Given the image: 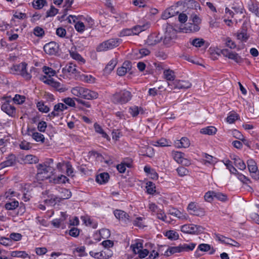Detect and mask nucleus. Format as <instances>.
Listing matches in <instances>:
<instances>
[{"mask_svg":"<svg viewBox=\"0 0 259 259\" xmlns=\"http://www.w3.org/2000/svg\"><path fill=\"white\" fill-rule=\"evenodd\" d=\"M71 92L75 96L87 100L96 99L99 96L97 92L81 87L72 88Z\"/></svg>","mask_w":259,"mask_h":259,"instance_id":"1","label":"nucleus"},{"mask_svg":"<svg viewBox=\"0 0 259 259\" xmlns=\"http://www.w3.org/2000/svg\"><path fill=\"white\" fill-rule=\"evenodd\" d=\"M37 178L39 180L51 179L55 174V169L53 166H48L42 163H39L36 166Z\"/></svg>","mask_w":259,"mask_h":259,"instance_id":"2","label":"nucleus"},{"mask_svg":"<svg viewBox=\"0 0 259 259\" xmlns=\"http://www.w3.org/2000/svg\"><path fill=\"white\" fill-rule=\"evenodd\" d=\"M132 98L131 92L123 90L115 92L111 97L112 102L116 104H124L130 101Z\"/></svg>","mask_w":259,"mask_h":259,"instance_id":"3","label":"nucleus"},{"mask_svg":"<svg viewBox=\"0 0 259 259\" xmlns=\"http://www.w3.org/2000/svg\"><path fill=\"white\" fill-rule=\"evenodd\" d=\"M165 29L162 40L164 45L169 47L172 45L177 38L178 31L170 24L166 26Z\"/></svg>","mask_w":259,"mask_h":259,"instance_id":"4","label":"nucleus"},{"mask_svg":"<svg viewBox=\"0 0 259 259\" xmlns=\"http://www.w3.org/2000/svg\"><path fill=\"white\" fill-rule=\"evenodd\" d=\"M27 66L25 62L14 65L11 68V72L14 74L21 75L25 79L29 80L31 78V75L27 70Z\"/></svg>","mask_w":259,"mask_h":259,"instance_id":"5","label":"nucleus"},{"mask_svg":"<svg viewBox=\"0 0 259 259\" xmlns=\"http://www.w3.org/2000/svg\"><path fill=\"white\" fill-rule=\"evenodd\" d=\"M120 40L117 38H112L100 44L96 49L97 52L106 51L119 46Z\"/></svg>","mask_w":259,"mask_h":259,"instance_id":"6","label":"nucleus"},{"mask_svg":"<svg viewBox=\"0 0 259 259\" xmlns=\"http://www.w3.org/2000/svg\"><path fill=\"white\" fill-rule=\"evenodd\" d=\"M167 83L170 90L176 89H188L191 86V83L186 80H175L174 81L169 82Z\"/></svg>","mask_w":259,"mask_h":259,"instance_id":"7","label":"nucleus"},{"mask_svg":"<svg viewBox=\"0 0 259 259\" xmlns=\"http://www.w3.org/2000/svg\"><path fill=\"white\" fill-rule=\"evenodd\" d=\"M247 164L251 177L255 180H258L259 179V170L255 161L252 159H248L247 161Z\"/></svg>","mask_w":259,"mask_h":259,"instance_id":"8","label":"nucleus"},{"mask_svg":"<svg viewBox=\"0 0 259 259\" xmlns=\"http://www.w3.org/2000/svg\"><path fill=\"white\" fill-rule=\"evenodd\" d=\"M187 209L188 210L190 211V214L202 217L205 214L204 209L199 207V206L194 202H191L189 204Z\"/></svg>","mask_w":259,"mask_h":259,"instance_id":"9","label":"nucleus"},{"mask_svg":"<svg viewBox=\"0 0 259 259\" xmlns=\"http://www.w3.org/2000/svg\"><path fill=\"white\" fill-rule=\"evenodd\" d=\"M89 253L91 256L96 259H108L112 255L111 251L108 248H105L100 252L91 251Z\"/></svg>","mask_w":259,"mask_h":259,"instance_id":"10","label":"nucleus"},{"mask_svg":"<svg viewBox=\"0 0 259 259\" xmlns=\"http://www.w3.org/2000/svg\"><path fill=\"white\" fill-rule=\"evenodd\" d=\"M221 52L224 57L233 60L237 63L242 62V58L236 52L231 51L227 49L222 50Z\"/></svg>","mask_w":259,"mask_h":259,"instance_id":"11","label":"nucleus"},{"mask_svg":"<svg viewBox=\"0 0 259 259\" xmlns=\"http://www.w3.org/2000/svg\"><path fill=\"white\" fill-rule=\"evenodd\" d=\"M203 228L193 224L184 225L181 227V231L188 234H193L201 231Z\"/></svg>","mask_w":259,"mask_h":259,"instance_id":"12","label":"nucleus"},{"mask_svg":"<svg viewBox=\"0 0 259 259\" xmlns=\"http://www.w3.org/2000/svg\"><path fill=\"white\" fill-rule=\"evenodd\" d=\"M114 214L117 219L125 224H128L131 222L130 215L123 210L116 209L114 211Z\"/></svg>","mask_w":259,"mask_h":259,"instance_id":"13","label":"nucleus"},{"mask_svg":"<svg viewBox=\"0 0 259 259\" xmlns=\"http://www.w3.org/2000/svg\"><path fill=\"white\" fill-rule=\"evenodd\" d=\"M162 36L159 34L152 33L148 37L146 44L148 46H155L162 41Z\"/></svg>","mask_w":259,"mask_h":259,"instance_id":"14","label":"nucleus"},{"mask_svg":"<svg viewBox=\"0 0 259 259\" xmlns=\"http://www.w3.org/2000/svg\"><path fill=\"white\" fill-rule=\"evenodd\" d=\"M58 48L57 45L54 42H50L44 47L46 53L50 55H55L58 52Z\"/></svg>","mask_w":259,"mask_h":259,"instance_id":"15","label":"nucleus"},{"mask_svg":"<svg viewBox=\"0 0 259 259\" xmlns=\"http://www.w3.org/2000/svg\"><path fill=\"white\" fill-rule=\"evenodd\" d=\"M1 109L9 116H12L15 113L16 109L15 107L11 105L8 102L4 103L1 106Z\"/></svg>","mask_w":259,"mask_h":259,"instance_id":"16","label":"nucleus"},{"mask_svg":"<svg viewBox=\"0 0 259 259\" xmlns=\"http://www.w3.org/2000/svg\"><path fill=\"white\" fill-rule=\"evenodd\" d=\"M200 27L197 24L189 23L186 24V26L184 28L181 29L180 31L185 33L195 32L198 31Z\"/></svg>","mask_w":259,"mask_h":259,"instance_id":"17","label":"nucleus"},{"mask_svg":"<svg viewBox=\"0 0 259 259\" xmlns=\"http://www.w3.org/2000/svg\"><path fill=\"white\" fill-rule=\"evenodd\" d=\"M184 154L181 152L175 151L172 153L173 158L178 163L186 165L189 164L190 162L184 158Z\"/></svg>","mask_w":259,"mask_h":259,"instance_id":"18","label":"nucleus"},{"mask_svg":"<svg viewBox=\"0 0 259 259\" xmlns=\"http://www.w3.org/2000/svg\"><path fill=\"white\" fill-rule=\"evenodd\" d=\"M190 145L189 140L186 137H183L180 140H177L175 142V145L178 148H186L189 147Z\"/></svg>","mask_w":259,"mask_h":259,"instance_id":"19","label":"nucleus"},{"mask_svg":"<svg viewBox=\"0 0 259 259\" xmlns=\"http://www.w3.org/2000/svg\"><path fill=\"white\" fill-rule=\"evenodd\" d=\"M150 26V23L147 22L142 25H136L132 28L133 35H138L140 32L148 29Z\"/></svg>","mask_w":259,"mask_h":259,"instance_id":"20","label":"nucleus"},{"mask_svg":"<svg viewBox=\"0 0 259 259\" xmlns=\"http://www.w3.org/2000/svg\"><path fill=\"white\" fill-rule=\"evenodd\" d=\"M68 180L69 179L64 175H61L57 177L54 176L52 178L50 179V183H53L54 184H65Z\"/></svg>","mask_w":259,"mask_h":259,"instance_id":"21","label":"nucleus"},{"mask_svg":"<svg viewBox=\"0 0 259 259\" xmlns=\"http://www.w3.org/2000/svg\"><path fill=\"white\" fill-rule=\"evenodd\" d=\"M182 249L181 244L178 246H170L165 251L164 255L166 256H169L176 253L182 252Z\"/></svg>","mask_w":259,"mask_h":259,"instance_id":"22","label":"nucleus"},{"mask_svg":"<svg viewBox=\"0 0 259 259\" xmlns=\"http://www.w3.org/2000/svg\"><path fill=\"white\" fill-rule=\"evenodd\" d=\"M22 160L25 164L36 163L39 161L38 157L33 155H27L22 158Z\"/></svg>","mask_w":259,"mask_h":259,"instance_id":"23","label":"nucleus"},{"mask_svg":"<svg viewBox=\"0 0 259 259\" xmlns=\"http://www.w3.org/2000/svg\"><path fill=\"white\" fill-rule=\"evenodd\" d=\"M16 163V156L13 154L9 155L7 159L3 161V165L5 167L14 165Z\"/></svg>","mask_w":259,"mask_h":259,"instance_id":"24","label":"nucleus"},{"mask_svg":"<svg viewBox=\"0 0 259 259\" xmlns=\"http://www.w3.org/2000/svg\"><path fill=\"white\" fill-rule=\"evenodd\" d=\"M109 179V175L107 172H103L98 175L96 177V181L100 184H104L108 181Z\"/></svg>","mask_w":259,"mask_h":259,"instance_id":"25","label":"nucleus"},{"mask_svg":"<svg viewBox=\"0 0 259 259\" xmlns=\"http://www.w3.org/2000/svg\"><path fill=\"white\" fill-rule=\"evenodd\" d=\"M10 256L12 257H20L25 258L26 257H30L28 253L25 251H13L10 252Z\"/></svg>","mask_w":259,"mask_h":259,"instance_id":"26","label":"nucleus"},{"mask_svg":"<svg viewBox=\"0 0 259 259\" xmlns=\"http://www.w3.org/2000/svg\"><path fill=\"white\" fill-rule=\"evenodd\" d=\"M59 192L60 195L58 197L61 200L62 199H69L71 196V192L66 188H60Z\"/></svg>","mask_w":259,"mask_h":259,"instance_id":"27","label":"nucleus"},{"mask_svg":"<svg viewBox=\"0 0 259 259\" xmlns=\"http://www.w3.org/2000/svg\"><path fill=\"white\" fill-rule=\"evenodd\" d=\"M19 203L17 200L8 201L5 204V208L8 210H13L19 207Z\"/></svg>","mask_w":259,"mask_h":259,"instance_id":"28","label":"nucleus"},{"mask_svg":"<svg viewBox=\"0 0 259 259\" xmlns=\"http://www.w3.org/2000/svg\"><path fill=\"white\" fill-rule=\"evenodd\" d=\"M61 200L58 196L54 195H51L49 196V198L45 200V203L51 206H54L57 202H60Z\"/></svg>","mask_w":259,"mask_h":259,"instance_id":"29","label":"nucleus"},{"mask_svg":"<svg viewBox=\"0 0 259 259\" xmlns=\"http://www.w3.org/2000/svg\"><path fill=\"white\" fill-rule=\"evenodd\" d=\"M163 75L167 80L174 81L175 78V72L170 69H165L163 71Z\"/></svg>","mask_w":259,"mask_h":259,"instance_id":"30","label":"nucleus"},{"mask_svg":"<svg viewBox=\"0 0 259 259\" xmlns=\"http://www.w3.org/2000/svg\"><path fill=\"white\" fill-rule=\"evenodd\" d=\"M217 131V128L215 127L210 126L202 128L200 131V133L203 134L212 135H214Z\"/></svg>","mask_w":259,"mask_h":259,"instance_id":"31","label":"nucleus"},{"mask_svg":"<svg viewBox=\"0 0 259 259\" xmlns=\"http://www.w3.org/2000/svg\"><path fill=\"white\" fill-rule=\"evenodd\" d=\"M69 54L73 59L80 62L82 63H85V60L77 52H76L75 50L71 49L69 51Z\"/></svg>","mask_w":259,"mask_h":259,"instance_id":"32","label":"nucleus"},{"mask_svg":"<svg viewBox=\"0 0 259 259\" xmlns=\"http://www.w3.org/2000/svg\"><path fill=\"white\" fill-rule=\"evenodd\" d=\"M169 213L181 219H186L188 217L186 213L183 214L179 210L175 208L170 210Z\"/></svg>","mask_w":259,"mask_h":259,"instance_id":"33","label":"nucleus"},{"mask_svg":"<svg viewBox=\"0 0 259 259\" xmlns=\"http://www.w3.org/2000/svg\"><path fill=\"white\" fill-rule=\"evenodd\" d=\"M237 39L242 41H246L248 39L249 35L247 34L246 30L242 29L237 33Z\"/></svg>","mask_w":259,"mask_h":259,"instance_id":"34","label":"nucleus"},{"mask_svg":"<svg viewBox=\"0 0 259 259\" xmlns=\"http://www.w3.org/2000/svg\"><path fill=\"white\" fill-rule=\"evenodd\" d=\"M117 63V60L116 58H113L106 65L105 68V71L107 72H110L112 71Z\"/></svg>","mask_w":259,"mask_h":259,"instance_id":"35","label":"nucleus"},{"mask_svg":"<svg viewBox=\"0 0 259 259\" xmlns=\"http://www.w3.org/2000/svg\"><path fill=\"white\" fill-rule=\"evenodd\" d=\"M224 164L226 166L227 169H229L230 172L231 174L236 175L238 174V170L237 169L234 167V166L232 164V162L229 160H226L225 161H223Z\"/></svg>","mask_w":259,"mask_h":259,"instance_id":"36","label":"nucleus"},{"mask_svg":"<svg viewBox=\"0 0 259 259\" xmlns=\"http://www.w3.org/2000/svg\"><path fill=\"white\" fill-rule=\"evenodd\" d=\"M196 245L194 243L181 244L182 251V252L192 251L194 249Z\"/></svg>","mask_w":259,"mask_h":259,"instance_id":"37","label":"nucleus"},{"mask_svg":"<svg viewBox=\"0 0 259 259\" xmlns=\"http://www.w3.org/2000/svg\"><path fill=\"white\" fill-rule=\"evenodd\" d=\"M32 137V138L37 142H41L42 143L45 142V137L41 133L38 132L33 133Z\"/></svg>","mask_w":259,"mask_h":259,"instance_id":"38","label":"nucleus"},{"mask_svg":"<svg viewBox=\"0 0 259 259\" xmlns=\"http://www.w3.org/2000/svg\"><path fill=\"white\" fill-rule=\"evenodd\" d=\"M165 236L168 239L175 240H177L179 237L178 233L174 230H169L167 231L165 233Z\"/></svg>","mask_w":259,"mask_h":259,"instance_id":"39","label":"nucleus"},{"mask_svg":"<svg viewBox=\"0 0 259 259\" xmlns=\"http://www.w3.org/2000/svg\"><path fill=\"white\" fill-rule=\"evenodd\" d=\"M134 253L137 254L143 248V244L141 242H137L131 246Z\"/></svg>","mask_w":259,"mask_h":259,"instance_id":"40","label":"nucleus"},{"mask_svg":"<svg viewBox=\"0 0 259 259\" xmlns=\"http://www.w3.org/2000/svg\"><path fill=\"white\" fill-rule=\"evenodd\" d=\"M214 194H215L214 198L218 200L225 202L228 199L227 196L226 194H224L222 193L214 191Z\"/></svg>","mask_w":259,"mask_h":259,"instance_id":"41","label":"nucleus"},{"mask_svg":"<svg viewBox=\"0 0 259 259\" xmlns=\"http://www.w3.org/2000/svg\"><path fill=\"white\" fill-rule=\"evenodd\" d=\"M214 191H209L207 192L204 196V198L207 202H210L214 199L215 194Z\"/></svg>","mask_w":259,"mask_h":259,"instance_id":"42","label":"nucleus"},{"mask_svg":"<svg viewBox=\"0 0 259 259\" xmlns=\"http://www.w3.org/2000/svg\"><path fill=\"white\" fill-rule=\"evenodd\" d=\"M248 9L250 12L259 17V8L256 5L251 3L248 5Z\"/></svg>","mask_w":259,"mask_h":259,"instance_id":"43","label":"nucleus"},{"mask_svg":"<svg viewBox=\"0 0 259 259\" xmlns=\"http://www.w3.org/2000/svg\"><path fill=\"white\" fill-rule=\"evenodd\" d=\"M131 164L130 163L121 162L117 165L116 167L118 171L120 173H123L126 169V166L130 167Z\"/></svg>","mask_w":259,"mask_h":259,"instance_id":"44","label":"nucleus"},{"mask_svg":"<svg viewBox=\"0 0 259 259\" xmlns=\"http://www.w3.org/2000/svg\"><path fill=\"white\" fill-rule=\"evenodd\" d=\"M94 128H95V131L97 133L102 135V136L103 138H107L108 137V136L107 135V134L105 132H104V131L102 129V127L98 124L95 123L94 124Z\"/></svg>","mask_w":259,"mask_h":259,"instance_id":"45","label":"nucleus"},{"mask_svg":"<svg viewBox=\"0 0 259 259\" xmlns=\"http://www.w3.org/2000/svg\"><path fill=\"white\" fill-rule=\"evenodd\" d=\"M37 107L39 111L44 113H47L50 110L49 107L45 105L42 102H38L37 103Z\"/></svg>","mask_w":259,"mask_h":259,"instance_id":"46","label":"nucleus"},{"mask_svg":"<svg viewBox=\"0 0 259 259\" xmlns=\"http://www.w3.org/2000/svg\"><path fill=\"white\" fill-rule=\"evenodd\" d=\"M46 3V0H36L32 3L33 7L36 9H41Z\"/></svg>","mask_w":259,"mask_h":259,"instance_id":"47","label":"nucleus"},{"mask_svg":"<svg viewBox=\"0 0 259 259\" xmlns=\"http://www.w3.org/2000/svg\"><path fill=\"white\" fill-rule=\"evenodd\" d=\"M76 67V66L75 64L70 63L68 65L66 66L65 69L68 72L74 74L77 72Z\"/></svg>","mask_w":259,"mask_h":259,"instance_id":"48","label":"nucleus"},{"mask_svg":"<svg viewBox=\"0 0 259 259\" xmlns=\"http://www.w3.org/2000/svg\"><path fill=\"white\" fill-rule=\"evenodd\" d=\"M146 188L148 194H153L156 191L155 185L151 182H148L147 183Z\"/></svg>","mask_w":259,"mask_h":259,"instance_id":"49","label":"nucleus"},{"mask_svg":"<svg viewBox=\"0 0 259 259\" xmlns=\"http://www.w3.org/2000/svg\"><path fill=\"white\" fill-rule=\"evenodd\" d=\"M16 196H17V193L16 192L12 190V189H9L8 191H7L5 193L4 197L7 199H9L10 200H13L12 197Z\"/></svg>","mask_w":259,"mask_h":259,"instance_id":"50","label":"nucleus"},{"mask_svg":"<svg viewBox=\"0 0 259 259\" xmlns=\"http://www.w3.org/2000/svg\"><path fill=\"white\" fill-rule=\"evenodd\" d=\"M33 33L37 37H42L45 35V31L41 27L36 26L33 29Z\"/></svg>","mask_w":259,"mask_h":259,"instance_id":"51","label":"nucleus"},{"mask_svg":"<svg viewBox=\"0 0 259 259\" xmlns=\"http://www.w3.org/2000/svg\"><path fill=\"white\" fill-rule=\"evenodd\" d=\"M156 143L157 144H155V146L160 147L169 146L171 144L170 142L168 141L166 139L164 138L160 139L159 141H157Z\"/></svg>","mask_w":259,"mask_h":259,"instance_id":"52","label":"nucleus"},{"mask_svg":"<svg viewBox=\"0 0 259 259\" xmlns=\"http://www.w3.org/2000/svg\"><path fill=\"white\" fill-rule=\"evenodd\" d=\"M224 243L237 247L240 246V244L238 242L228 237H226V239H225V240L224 241Z\"/></svg>","mask_w":259,"mask_h":259,"instance_id":"53","label":"nucleus"},{"mask_svg":"<svg viewBox=\"0 0 259 259\" xmlns=\"http://www.w3.org/2000/svg\"><path fill=\"white\" fill-rule=\"evenodd\" d=\"M204 42L202 38H197L192 41L191 44L195 47H201L204 45Z\"/></svg>","mask_w":259,"mask_h":259,"instance_id":"54","label":"nucleus"},{"mask_svg":"<svg viewBox=\"0 0 259 259\" xmlns=\"http://www.w3.org/2000/svg\"><path fill=\"white\" fill-rule=\"evenodd\" d=\"M52 87L54 88L57 91L60 93L64 92L66 91L65 88L63 87V86L60 83L56 81H54Z\"/></svg>","mask_w":259,"mask_h":259,"instance_id":"55","label":"nucleus"},{"mask_svg":"<svg viewBox=\"0 0 259 259\" xmlns=\"http://www.w3.org/2000/svg\"><path fill=\"white\" fill-rule=\"evenodd\" d=\"M0 244L4 246H10L12 244V241L10 238L0 237Z\"/></svg>","mask_w":259,"mask_h":259,"instance_id":"56","label":"nucleus"},{"mask_svg":"<svg viewBox=\"0 0 259 259\" xmlns=\"http://www.w3.org/2000/svg\"><path fill=\"white\" fill-rule=\"evenodd\" d=\"M81 77L82 80L87 83H92L95 82V78L91 75H82Z\"/></svg>","mask_w":259,"mask_h":259,"instance_id":"57","label":"nucleus"},{"mask_svg":"<svg viewBox=\"0 0 259 259\" xmlns=\"http://www.w3.org/2000/svg\"><path fill=\"white\" fill-rule=\"evenodd\" d=\"M43 71L46 74L48 75L49 77L54 76L56 74L55 70H54L52 68L47 66H44L43 67Z\"/></svg>","mask_w":259,"mask_h":259,"instance_id":"58","label":"nucleus"},{"mask_svg":"<svg viewBox=\"0 0 259 259\" xmlns=\"http://www.w3.org/2000/svg\"><path fill=\"white\" fill-rule=\"evenodd\" d=\"M58 13V10L55 8L53 6H51L49 10L47 12V17H53Z\"/></svg>","mask_w":259,"mask_h":259,"instance_id":"59","label":"nucleus"},{"mask_svg":"<svg viewBox=\"0 0 259 259\" xmlns=\"http://www.w3.org/2000/svg\"><path fill=\"white\" fill-rule=\"evenodd\" d=\"M133 224L134 226L139 227L140 228H142L145 226L143 222V218L141 217L136 218V219L133 221Z\"/></svg>","mask_w":259,"mask_h":259,"instance_id":"60","label":"nucleus"},{"mask_svg":"<svg viewBox=\"0 0 259 259\" xmlns=\"http://www.w3.org/2000/svg\"><path fill=\"white\" fill-rule=\"evenodd\" d=\"M62 101L70 107H75V103L72 98L69 97L65 98L63 99Z\"/></svg>","mask_w":259,"mask_h":259,"instance_id":"61","label":"nucleus"},{"mask_svg":"<svg viewBox=\"0 0 259 259\" xmlns=\"http://www.w3.org/2000/svg\"><path fill=\"white\" fill-rule=\"evenodd\" d=\"M25 97L23 96L20 95H16L13 98V101L15 103L20 104H22L25 101Z\"/></svg>","mask_w":259,"mask_h":259,"instance_id":"62","label":"nucleus"},{"mask_svg":"<svg viewBox=\"0 0 259 259\" xmlns=\"http://www.w3.org/2000/svg\"><path fill=\"white\" fill-rule=\"evenodd\" d=\"M236 175L237 176L238 179L243 183L247 184L251 182L250 179L248 178L242 174H240L238 172V174H237Z\"/></svg>","mask_w":259,"mask_h":259,"instance_id":"63","label":"nucleus"},{"mask_svg":"<svg viewBox=\"0 0 259 259\" xmlns=\"http://www.w3.org/2000/svg\"><path fill=\"white\" fill-rule=\"evenodd\" d=\"M67 109V107L63 103H58L54 106V110L58 112L63 111Z\"/></svg>","mask_w":259,"mask_h":259,"instance_id":"64","label":"nucleus"}]
</instances>
